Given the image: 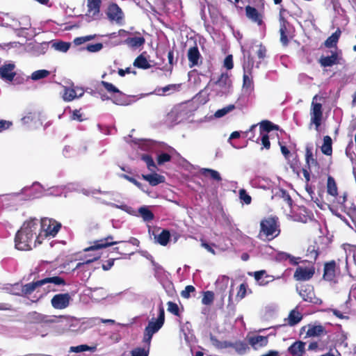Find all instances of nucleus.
<instances>
[{
	"label": "nucleus",
	"mask_w": 356,
	"mask_h": 356,
	"mask_svg": "<svg viewBox=\"0 0 356 356\" xmlns=\"http://www.w3.org/2000/svg\"><path fill=\"white\" fill-rule=\"evenodd\" d=\"M100 322L103 323L113 324L115 323V321L112 320V319H103V318H92L88 319L87 321L88 325L91 327L99 323Z\"/></svg>",
	"instance_id": "obj_53"
},
{
	"label": "nucleus",
	"mask_w": 356,
	"mask_h": 356,
	"mask_svg": "<svg viewBox=\"0 0 356 356\" xmlns=\"http://www.w3.org/2000/svg\"><path fill=\"white\" fill-rule=\"evenodd\" d=\"M92 349L91 347L88 345L82 344L77 346H71L70 348V353H82L85 351H88Z\"/></svg>",
	"instance_id": "obj_58"
},
{
	"label": "nucleus",
	"mask_w": 356,
	"mask_h": 356,
	"mask_svg": "<svg viewBox=\"0 0 356 356\" xmlns=\"http://www.w3.org/2000/svg\"><path fill=\"white\" fill-rule=\"evenodd\" d=\"M61 227L60 223L54 220L44 218L40 221L39 232L42 233V236H55Z\"/></svg>",
	"instance_id": "obj_9"
},
{
	"label": "nucleus",
	"mask_w": 356,
	"mask_h": 356,
	"mask_svg": "<svg viewBox=\"0 0 356 356\" xmlns=\"http://www.w3.org/2000/svg\"><path fill=\"white\" fill-rule=\"evenodd\" d=\"M305 343L300 341L294 342L288 348V352L293 356H302L305 352Z\"/></svg>",
	"instance_id": "obj_26"
},
{
	"label": "nucleus",
	"mask_w": 356,
	"mask_h": 356,
	"mask_svg": "<svg viewBox=\"0 0 356 356\" xmlns=\"http://www.w3.org/2000/svg\"><path fill=\"white\" fill-rule=\"evenodd\" d=\"M14 29L17 31L29 30L31 27V19L27 16L22 17L17 24H14Z\"/></svg>",
	"instance_id": "obj_33"
},
{
	"label": "nucleus",
	"mask_w": 356,
	"mask_h": 356,
	"mask_svg": "<svg viewBox=\"0 0 356 356\" xmlns=\"http://www.w3.org/2000/svg\"><path fill=\"white\" fill-rule=\"evenodd\" d=\"M326 334L325 327L321 325H312L307 332V334L309 337H319Z\"/></svg>",
	"instance_id": "obj_34"
},
{
	"label": "nucleus",
	"mask_w": 356,
	"mask_h": 356,
	"mask_svg": "<svg viewBox=\"0 0 356 356\" xmlns=\"http://www.w3.org/2000/svg\"><path fill=\"white\" fill-rule=\"evenodd\" d=\"M332 138L329 136H324L323 144L321 147L322 152L325 155H331L332 152Z\"/></svg>",
	"instance_id": "obj_42"
},
{
	"label": "nucleus",
	"mask_w": 356,
	"mask_h": 356,
	"mask_svg": "<svg viewBox=\"0 0 356 356\" xmlns=\"http://www.w3.org/2000/svg\"><path fill=\"white\" fill-rule=\"evenodd\" d=\"M341 34V31L339 30L336 31L333 33L325 41V46L326 47H332L336 46L339 36Z\"/></svg>",
	"instance_id": "obj_43"
},
{
	"label": "nucleus",
	"mask_w": 356,
	"mask_h": 356,
	"mask_svg": "<svg viewBox=\"0 0 356 356\" xmlns=\"http://www.w3.org/2000/svg\"><path fill=\"white\" fill-rule=\"evenodd\" d=\"M318 95L313 97L310 109V124H314L318 130L323 119V108L321 103L316 102Z\"/></svg>",
	"instance_id": "obj_10"
},
{
	"label": "nucleus",
	"mask_w": 356,
	"mask_h": 356,
	"mask_svg": "<svg viewBox=\"0 0 356 356\" xmlns=\"http://www.w3.org/2000/svg\"><path fill=\"white\" fill-rule=\"evenodd\" d=\"M200 173L202 176L205 177H210L211 179L220 181L222 180V177L220 175V173L213 169L210 168H201L200 170Z\"/></svg>",
	"instance_id": "obj_29"
},
{
	"label": "nucleus",
	"mask_w": 356,
	"mask_h": 356,
	"mask_svg": "<svg viewBox=\"0 0 356 356\" xmlns=\"http://www.w3.org/2000/svg\"><path fill=\"white\" fill-rule=\"evenodd\" d=\"M30 318L35 323H53L59 322L62 326L67 327L69 330H72L71 327L73 326V322L74 320L69 317L64 316H49L44 315L36 312H33L29 314Z\"/></svg>",
	"instance_id": "obj_6"
},
{
	"label": "nucleus",
	"mask_w": 356,
	"mask_h": 356,
	"mask_svg": "<svg viewBox=\"0 0 356 356\" xmlns=\"http://www.w3.org/2000/svg\"><path fill=\"white\" fill-rule=\"evenodd\" d=\"M100 296L102 298H104L106 296V291L104 288H95L92 291L91 297L94 299L98 300L97 296Z\"/></svg>",
	"instance_id": "obj_57"
},
{
	"label": "nucleus",
	"mask_w": 356,
	"mask_h": 356,
	"mask_svg": "<svg viewBox=\"0 0 356 356\" xmlns=\"http://www.w3.org/2000/svg\"><path fill=\"white\" fill-rule=\"evenodd\" d=\"M141 159L146 163L149 171L155 172L157 170V167L151 156L148 154H143Z\"/></svg>",
	"instance_id": "obj_45"
},
{
	"label": "nucleus",
	"mask_w": 356,
	"mask_h": 356,
	"mask_svg": "<svg viewBox=\"0 0 356 356\" xmlns=\"http://www.w3.org/2000/svg\"><path fill=\"white\" fill-rule=\"evenodd\" d=\"M314 274V268L313 266H298L294 273L293 277L298 281H306L311 279Z\"/></svg>",
	"instance_id": "obj_17"
},
{
	"label": "nucleus",
	"mask_w": 356,
	"mask_h": 356,
	"mask_svg": "<svg viewBox=\"0 0 356 356\" xmlns=\"http://www.w3.org/2000/svg\"><path fill=\"white\" fill-rule=\"evenodd\" d=\"M318 255V252L314 245H311L307 249V256L312 261H315Z\"/></svg>",
	"instance_id": "obj_60"
},
{
	"label": "nucleus",
	"mask_w": 356,
	"mask_h": 356,
	"mask_svg": "<svg viewBox=\"0 0 356 356\" xmlns=\"http://www.w3.org/2000/svg\"><path fill=\"white\" fill-rule=\"evenodd\" d=\"M195 289L192 285H188L185 287V289L181 292V296L184 298H189L191 296V293L194 292Z\"/></svg>",
	"instance_id": "obj_64"
},
{
	"label": "nucleus",
	"mask_w": 356,
	"mask_h": 356,
	"mask_svg": "<svg viewBox=\"0 0 356 356\" xmlns=\"http://www.w3.org/2000/svg\"><path fill=\"white\" fill-rule=\"evenodd\" d=\"M319 63L323 67H331L338 63V54L337 51H332L331 54L327 56H321Z\"/></svg>",
	"instance_id": "obj_23"
},
{
	"label": "nucleus",
	"mask_w": 356,
	"mask_h": 356,
	"mask_svg": "<svg viewBox=\"0 0 356 356\" xmlns=\"http://www.w3.org/2000/svg\"><path fill=\"white\" fill-rule=\"evenodd\" d=\"M50 74V72L47 70H39L33 72L31 75L33 81H38L47 77Z\"/></svg>",
	"instance_id": "obj_46"
},
{
	"label": "nucleus",
	"mask_w": 356,
	"mask_h": 356,
	"mask_svg": "<svg viewBox=\"0 0 356 356\" xmlns=\"http://www.w3.org/2000/svg\"><path fill=\"white\" fill-rule=\"evenodd\" d=\"M280 233V224L277 217H268L260 222L259 238L263 241H271Z\"/></svg>",
	"instance_id": "obj_3"
},
{
	"label": "nucleus",
	"mask_w": 356,
	"mask_h": 356,
	"mask_svg": "<svg viewBox=\"0 0 356 356\" xmlns=\"http://www.w3.org/2000/svg\"><path fill=\"white\" fill-rule=\"evenodd\" d=\"M305 159L309 168L312 165L316 164V161L313 159L312 151L308 147L306 149Z\"/></svg>",
	"instance_id": "obj_61"
},
{
	"label": "nucleus",
	"mask_w": 356,
	"mask_h": 356,
	"mask_svg": "<svg viewBox=\"0 0 356 356\" xmlns=\"http://www.w3.org/2000/svg\"><path fill=\"white\" fill-rule=\"evenodd\" d=\"M15 65L13 63L4 64L0 67V78L6 82L15 81L16 83H20L18 78L15 79L16 73L15 72Z\"/></svg>",
	"instance_id": "obj_13"
},
{
	"label": "nucleus",
	"mask_w": 356,
	"mask_h": 356,
	"mask_svg": "<svg viewBox=\"0 0 356 356\" xmlns=\"http://www.w3.org/2000/svg\"><path fill=\"white\" fill-rule=\"evenodd\" d=\"M168 311L175 316H179V309L177 304L173 302H168Z\"/></svg>",
	"instance_id": "obj_62"
},
{
	"label": "nucleus",
	"mask_w": 356,
	"mask_h": 356,
	"mask_svg": "<svg viewBox=\"0 0 356 356\" xmlns=\"http://www.w3.org/2000/svg\"><path fill=\"white\" fill-rule=\"evenodd\" d=\"M214 300V293L211 291L204 292L202 299V303L204 305H210Z\"/></svg>",
	"instance_id": "obj_51"
},
{
	"label": "nucleus",
	"mask_w": 356,
	"mask_h": 356,
	"mask_svg": "<svg viewBox=\"0 0 356 356\" xmlns=\"http://www.w3.org/2000/svg\"><path fill=\"white\" fill-rule=\"evenodd\" d=\"M106 15L110 20L118 23L122 19L124 16L121 8L116 3L109 5Z\"/></svg>",
	"instance_id": "obj_19"
},
{
	"label": "nucleus",
	"mask_w": 356,
	"mask_h": 356,
	"mask_svg": "<svg viewBox=\"0 0 356 356\" xmlns=\"http://www.w3.org/2000/svg\"><path fill=\"white\" fill-rule=\"evenodd\" d=\"M253 67V61L248 57L247 63L243 64V88L244 90L251 92L253 89V82L251 76L252 69Z\"/></svg>",
	"instance_id": "obj_14"
},
{
	"label": "nucleus",
	"mask_w": 356,
	"mask_h": 356,
	"mask_svg": "<svg viewBox=\"0 0 356 356\" xmlns=\"http://www.w3.org/2000/svg\"><path fill=\"white\" fill-rule=\"evenodd\" d=\"M188 59L190 63V67H193L197 65L201 59V54L197 46L191 47L187 54Z\"/></svg>",
	"instance_id": "obj_22"
},
{
	"label": "nucleus",
	"mask_w": 356,
	"mask_h": 356,
	"mask_svg": "<svg viewBox=\"0 0 356 356\" xmlns=\"http://www.w3.org/2000/svg\"><path fill=\"white\" fill-rule=\"evenodd\" d=\"M234 108H235L234 105L229 104L221 109H218V111H216V113H214V116L216 118H222V117L225 116V115H227V113H229V112L232 111Z\"/></svg>",
	"instance_id": "obj_50"
},
{
	"label": "nucleus",
	"mask_w": 356,
	"mask_h": 356,
	"mask_svg": "<svg viewBox=\"0 0 356 356\" xmlns=\"http://www.w3.org/2000/svg\"><path fill=\"white\" fill-rule=\"evenodd\" d=\"M302 318V316L298 311H297L296 309H293L289 313L287 319H285V321H287V323L289 325L293 326L298 324L301 321Z\"/></svg>",
	"instance_id": "obj_36"
},
{
	"label": "nucleus",
	"mask_w": 356,
	"mask_h": 356,
	"mask_svg": "<svg viewBox=\"0 0 356 356\" xmlns=\"http://www.w3.org/2000/svg\"><path fill=\"white\" fill-rule=\"evenodd\" d=\"M335 261H332L324 266L323 278L327 281H332L335 277Z\"/></svg>",
	"instance_id": "obj_28"
},
{
	"label": "nucleus",
	"mask_w": 356,
	"mask_h": 356,
	"mask_svg": "<svg viewBox=\"0 0 356 356\" xmlns=\"http://www.w3.org/2000/svg\"><path fill=\"white\" fill-rule=\"evenodd\" d=\"M277 129V126L268 120H264L259 124V134H267L273 130Z\"/></svg>",
	"instance_id": "obj_40"
},
{
	"label": "nucleus",
	"mask_w": 356,
	"mask_h": 356,
	"mask_svg": "<svg viewBox=\"0 0 356 356\" xmlns=\"http://www.w3.org/2000/svg\"><path fill=\"white\" fill-rule=\"evenodd\" d=\"M145 42V40L144 37L140 35L129 37L124 41L125 44L133 49L140 48V47L143 46Z\"/></svg>",
	"instance_id": "obj_24"
},
{
	"label": "nucleus",
	"mask_w": 356,
	"mask_h": 356,
	"mask_svg": "<svg viewBox=\"0 0 356 356\" xmlns=\"http://www.w3.org/2000/svg\"><path fill=\"white\" fill-rule=\"evenodd\" d=\"M246 16L258 25H261L262 18L257 10L252 6H248L245 8Z\"/></svg>",
	"instance_id": "obj_27"
},
{
	"label": "nucleus",
	"mask_w": 356,
	"mask_h": 356,
	"mask_svg": "<svg viewBox=\"0 0 356 356\" xmlns=\"http://www.w3.org/2000/svg\"><path fill=\"white\" fill-rule=\"evenodd\" d=\"M101 201L104 204L110 205V206H111L113 207H115V208L120 209L121 210L124 211H126L127 213H128L129 214H132V215L135 214V211L134 210V209L132 207H129V206L126 205V204L118 205V204H114V203H108V202H107L104 200H102Z\"/></svg>",
	"instance_id": "obj_47"
},
{
	"label": "nucleus",
	"mask_w": 356,
	"mask_h": 356,
	"mask_svg": "<svg viewBox=\"0 0 356 356\" xmlns=\"http://www.w3.org/2000/svg\"><path fill=\"white\" fill-rule=\"evenodd\" d=\"M327 192L331 196H337L338 189L334 179L329 176L327 182Z\"/></svg>",
	"instance_id": "obj_39"
},
{
	"label": "nucleus",
	"mask_w": 356,
	"mask_h": 356,
	"mask_svg": "<svg viewBox=\"0 0 356 356\" xmlns=\"http://www.w3.org/2000/svg\"><path fill=\"white\" fill-rule=\"evenodd\" d=\"M240 200L245 204H250L252 202V197L249 195L246 191L243 188L239 190L238 192Z\"/></svg>",
	"instance_id": "obj_55"
},
{
	"label": "nucleus",
	"mask_w": 356,
	"mask_h": 356,
	"mask_svg": "<svg viewBox=\"0 0 356 356\" xmlns=\"http://www.w3.org/2000/svg\"><path fill=\"white\" fill-rule=\"evenodd\" d=\"M70 299L69 293H59L52 298L51 304L54 309H63L69 306Z\"/></svg>",
	"instance_id": "obj_16"
},
{
	"label": "nucleus",
	"mask_w": 356,
	"mask_h": 356,
	"mask_svg": "<svg viewBox=\"0 0 356 356\" xmlns=\"http://www.w3.org/2000/svg\"><path fill=\"white\" fill-rule=\"evenodd\" d=\"M101 3V0H88V10L92 17H95L99 13Z\"/></svg>",
	"instance_id": "obj_30"
},
{
	"label": "nucleus",
	"mask_w": 356,
	"mask_h": 356,
	"mask_svg": "<svg viewBox=\"0 0 356 356\" xmlns=\"http://www.w3.org/2000/svg\"><path fill=\"white\" fill-rule=\"evenodd\" d=\"M154 271H155V277L157 279H161L162 277H166V272L164 269L158 264H154Z\"/></svg>",
	"instance_id": "obj_63"
},
{
	"label": "nucleus",
	"mask_w": 356,
	"mask_h": 356,
	"mask_svg": "<svg viewBox=\"0 0 356 356\" xmlns=\"http://www.w3.org/2000/svg\"><path fill=\"white\" fill-rule=\"evenodd\" d=\"M10 291V293H12L13 295L22 296H23L22 284H19V283L15 284L14 285L12 286Z\"/></svg>",
	"instance_id": "obj_59"
},
{
	"label": "nucleus",
	"mask_w": 356,
	"mask_h": 356,
	"mask_svg": "<svg viewBox=\"0 0 356 356\" xmlns=\"http://www.w3.org/2000/svg\"><path fill=\"white\" fill-rule=\"evenodd\" d=\"M51 284L56 286L65 285V282L60 277L54 276L51 277H46L44 279L38 280L36 282H33L24 285L22 284V296H27L28 295L31 294L33 291H36V300H33V302L36 301L42 298L43 296L48 292L51 291H55L54 289L51 287Z\"/></svg>",
	"instance_id": "obj_2"
},
{
	"label": "nucleus",
	"mask_w": 356,
	"mask_h": 356,
	"mask_svg": "<svg viewBox=\"0 0 356 356\" xmlns=\"http://www.w3.org/2000/svg\"><path fill=\"white\" fill-rule=\"evenodd\" d=\"M268 340L267 337L260 335L250 337L248 338V342L250 345H251L252 347L256 350L259 348L266 346L268 343Z\"/></svg>",
	"instance_id": "obj_25"
},
{
	"label": "nucleus",
	"mask_w": 356,
	"mask_h": 356,
	"mask_svg": "<svg viewBox=\"0 0 356 356\" xmlns=\"http://www.w3.org/2000/svg\"><path fill=\"white\" fill-rule=\"evenodd\" d=\"M280 42L284 46L289 43V38L292 37V26L283 17H280Z\"/></svg>",
	"instance_id": "obj_15"
},
{
	"label": "nucleus",
	"mask_w": 356,
	"mask_h": 356,
	"mask_svg": "<svg viewBox=\"0 0 356 356\" xmlns=\"http://www.w3.org/2000/svg\"><path fill=\"white\" fill-rule=\"evenodd\" d=\"M299 295L302 297L304 301L309 302L315 305H321L323 301L321 299L315 296L314 287L311 285L307 284L301 286L297 289Z\"/></svg>",
	"instance_id": "obj_12"
},
{
	"label": "nucleus",
	"mask_w": 356,
	"mask_h": 356,
	"mask_svg": "<svg viewBox=\"0 0 356 356\" xmlns=\"http://www.w3.org/2000/svg\"><path fill=\"white\" fill-rule=\"evenodd\" d=\"M333 197L341 210L343 211L356 225V206L354 203L346 204L347 193L343 192L341 195L337 193V196Z\"/></svg>",
	"instance_id": "obj_8"
},
{
	"label": "nucleus",
	"mask_w": 356,
	"mask_h": 356,
	"mask_svg": "<svg viewBox=\"0 0 356 356\" xmlns=\"http://www.w3.org/2000/svg\"><path fill=\"white\" fill-rule=\"evenodd\" d=\"M138 213L145 222H149L154 219V213L145 206L140 207Z\"/></svg>",
	"instance_id": "obj_38"
},
{
	"label": "nucleus",
	"mask_w": 356,
	"mask_h": 356,
	"mask_svg": "<svg viewBox=\"0 0 356 356\" xmlns=\"http://www.w3.org/2000/svg\"><path fill=\"white\" fill-rule=\"evenodd\" d=\"M234 348L240 355L245 354L249 349L248 344L245 342H237L234 345Z\"/></svg>",
	"instance_id": "obj_54"
},
{
	"label": "nucleus",
	"mask_w": 356,
	"mask_h": 356,
	"mask_svg": "<svg viewBox=\"0 0 356 356\" xmlns=\"http://www.w3.org/2000/svg\"><path fill=\"white\" fill-rule=\"evenodd\" d=\"M355 249V245L350 244H343L341 247L339 262H344L347 270H348L349 268L351 267L353 264H354L353 256Z\"/></svg>",
	"instance_id": "obj_11"
},
{
	"label": "nucleus",
	"mask_w": 356,
	"mask_h": 356,
	"mask_svg": "<svg viewBox=\"0 0 356 356\" xmlns=\"http://www.w3.org/2000/svg\"><path fill=\"white\" fill-rule=\"evenodd\" d=\"M180 4V0H159L157 6L163 12L170 13L175 11Z\"/></svg>",
	"instance_id": "obj_20"
},
{
	"label": "nucleus",
	"mask_w": 356,
	"mask_h": 356,
	"mask_svg": "<svg viewBox=\"0 0 356 356\" xmlns=\"http://www.w3.org/2000/svg\"><path fill=\"white\" fill-rule=\"evenodd\" d=\"M84 92L79 88H67L65 87L63 94V98L65 101L70 102L76 97H81L83 96Z\"/></svg>",
	"instance_id": "obj_21"
},
{
	"label": "nucleus",
	"mask_w": 356,
	"mask_h": 356,
	"mask_svg": "<svg viewBox=\"0 0 356 356\" xmlns=\"http://www.w3.org/2000/svg\"><path fill=\"white\" fill-rule=\"evenodd\" d=\"M149 348L150 344L144 343L143 347H138L133 349L131 352V356H148Z\"/></svg>",
	"instance_id": "obj_41"
},
{
	"label": "nucleus",
	"mask_w": 356,
	"mask_h": 356,
	"mask_svg": "<svg viewBox=\"0 0 356 356\" xmlns=\"http://www.w3.org/2000/svg\"><path fill=\"white\" fill-rule=\"evenodd\" d=\"M51 47L58 51L65 53L69 50L70 47V43L63 41H58L53 42Z\"/></svg>",
	"instance_id": "obj_44"
},
{
	"label": "nucleus",
	"mask_w": 356,
	"mask_h": 356,
	"mask_svg": "<svg viewBox=\"0 0 356 356\" xmlns=\"http://www.w3.org/2000/svg\"><path fill=\"white\" fill-rule=\"evenodd\" d=\"M275 259L277 261H284L289 259V263L292 265H297L298 264L297 261L298 258H296L284 252H277L275 257Z\"/></svg>",
	"instance_id": "obj_35"
},
{
	"label": "nucleus",
	"mask_w": 356,
	"mask_h": 356,
	"mask_svg": "<svg viewBox=\"0 0 356 356\" xmlns=\"http://www.w3.org/2000/svg\"><path fill=\"white\" fill-rule=\"evenodd\" d=\"M22 195H25L26 197L23 200H27L39 198L46 195V193L43 186L38 182H35L31 186L23 188L19 193H13L1 196L5 197V200H15Z\"/></svg>",
	"instance_id": "obj_4"
},
{
	"label": "nucleus",
	"mask_w": 356,
	"mask_h": 356,
	"mask_svg": "<svg viewBox=\"0 0 356 356\" xmlns=\"http://www.w3.org/2000/svg\"><path fill=\"white\" fill-rule=\"evenodd\" d=\"M96 36L97 35L95 34H94V35L82 36V37H78L74 40V43L76 45H80V44H82L88 41L95 39L96 38Z\"/></svg>",
	"instance_id": "obj_56"
},
{
	"label": "nucleus",
	"mask_w": 356,
	"mask_h": 356,
	"mask_svg": "<svg viewBox=\"0 0 356 356\" xmlns=\"http://www.w3.org/2000/svg\"><path fill=\"white\" fill-rule=\"evenodd\" d=\"M211 91L215 96L226 97L232 91V83L227 73H222L218 80L212 84Z\"/></svg>",
	"instance_id": "obj_7"
},
{
	"label": "nucleus",
	"mask_w": 356,
	"mask_h": 356,
	"mask_svg": "<svg viewBox=\"0 0 356 356\" xmlns=\"http://www.w3.org/2000/svg\"><path fill=\"white\" fill-rule=\"evenodd\" d=\"M40 220L30 218L25 221L15 238V245L19 250H29L35 247L36 243H41L42 233L39 232Z\"/></svg>",
	"instance_id": "obj_1"
},
{
	"label": "nucleus",
	"mask_w": 356,
	"mask_h": 356,
	"mask_svg": "<svg viewBox=\"0 0 356 356\" xmlns=\"http://www.w3.org/2000/svg\"><path fill=\"white\" fill-rule=\"evenodd\" d=\"M170 234L169 231L163 229L159 234L154 236L156 243L161 245H166L170 240Z\"/></svg>",
	"instance_id": "obj_37"
},
{
	"label": "nucleus",
	"mask_w": 356,
	"mask_h": 356,
	"mask_svg": "<svg viewBox=\"0 0 356 356\" xmlns=\"http://www.w3.org/2000/svg\"><path fill=\"white\" fill-rule=\"evenodd\" d=\"M113 237L111 235L108 236L106 238L98 240L94 242V245L84 249L86 252L93 251L102 248H104L113 245L121 243L122 241H113Z\"/></svg>",
	"instance_id": "obj_18"
},
{
	"label": "nucleus",
	"mask_w": 356,
	"mask_h": 356,
	"mask_svg": "<svg viewBox=\"0 0 356 356\" xmlns=\"http://www.w3.org/2000/svg\"><path fill=\"white\" fill-rule=\"evenodd\" d=\"M229 281V277L226 275L220 276L216 282V287L220 291H224L227 287Z\"/></svg>",
	"instance_id": "obj_48"
},
{
	"label": "nucleus",
	"mask_w": 356,
	"mask_h": 356,
	"mask_svg": "<svg viewBox=\"0 0 356 356\" xmlns=\"http://www.w3.org/2000/svg\"><path fill=\"white\" fill-rule=\"evenodd\" d=\"M134 65L138 68L145 70L149 69L151 67V65L145 56V53L141 54L135 59Z\"/></svg>",
	"instance_id": "obj_32"
},
{
	"label": "nucleus",
	"mask_w": 356,
	"mask_h": 356,
	"mask_svg": "<svg viewBox=\"0 0 356 356\" xmlns=\"http://www.w3.org/2000/svg\"><path fill=\"white\" fill-rule=\"evenodd\" d=\"M165 321V312L163 307L159 309V314L156 318H152L149 321L147 325L144 330L143 342L145 344H150L153 335L159 332L162 327Z\"/></svg>",
	"instance_id": "obj_5"
},
{
	"label": "nucleus",
	"mask_w": 356,
	"mask_h": 356,
	"mask_svg": "<svg viewBox=\"0 0 356 356\" xmlns=\"http://www.w3.org/2000/svg\"><path fill=\"white\" fill-rule=\"evenodd\" d=\"M142 177L148 181L150 185L154 186L163 181V177L156 173L149 175H143Z\"/></svg>",
	"instance_id": "obj_31"
},
{
	"label": "nucleus",
	"mask_w": 356,
	"mask_h": 356,
	"mask_svg": "<svg viewBox=\"0 0 356 356\" xmlns=\"http://www.w3.org/2000/svg\"><path fill=\"white\" fill-rule=\"evenodd\" d=\"M138 147L144 151H152L154 146V143L152 140H138Z\"/></svg>",
	"instance_id": "obj_49"
},
{
	"label": "nucleus",
	"mask_w": 356,
	"mask_h": 356,
	"mask_svg": "<svg viewBox=\"0 0 356 356\" xmlns=\"http://www.w3.org/2000/svg\"><path fill=\"white\" fill-rule=\"evenodd\" d=\"M101 85H102L104 87V88L110 93H118L120 95H122V92L111 83L102 81L101 82Z\"/></svg>",
	"instance_id": "obj_52"
}]
</instances>
